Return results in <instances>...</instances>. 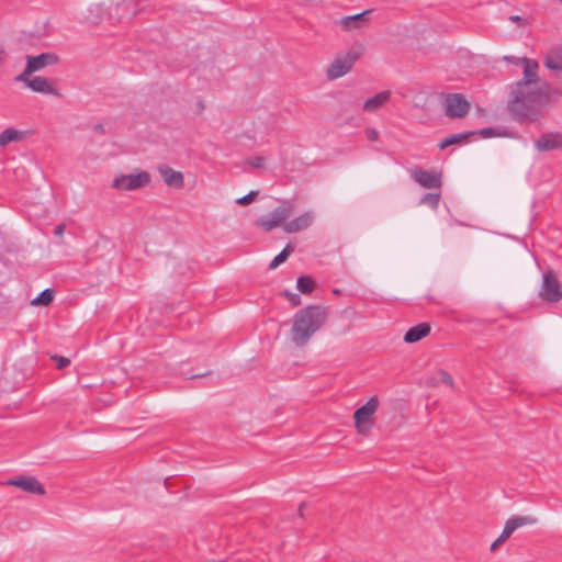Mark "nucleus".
Masks as SVG:
<instances>
[{
  "label": "nucleus",
  "mask_w": 562,
  "mask_h": 562,
  "mask_svg": "<svg viewBox=\"0 0 562 562\" xmlns=\"http://www.w3.org/2000/svg\"><path fill=\"white\" fill-rule=\"evenodd\" d=\"M8 485H12L15 487H19L27 493L36 494V495H44L45 490L44 486L37 481L35 477L31 476H18L15 479H12L8 481Z\"/></svg>",
  "instance_id": "obj_14"
},
{
  "label": "nucleus",
  "mask_w": 562,
  "mask_h": 562,
  "mask_svg": "<svg viewBox=\"0 0 562 562\" xmlns=\"http://www.w3.org/2000/svg\"><path fill=\"white\" fill-rule=\"evenodd\" d=\"M297 290L303 294H310L315 288V281L311 277H300L296 281Z\"/></svg>",
  "instance_id": "obj_25"
},
{
  "label": "nucleus",
  "mask_w": 562,
  "mask_h": 562,
  "mask_svg": "<svg viewBox=\"0 0 562 562\" xmlns=\"http://www.w3.org/2000/svg\"><path fill=\"white\" fill-rule=\"evenodd\" d=\"M501 538L498 537L492 544H491V548L490 550L492 552H495L499 546H502L504 542H499Z\"/></svg>",
  "instance_id": "obj_37"
},
{
  "label": "nucleus",
  "mask_w": 562,
  "mask_h": 562,
  "mask_svg": "<svg viewBox=\"0 0 562 562\" xmlns=\"http://www.w3.org/2000/svg\"><path fill=\"white\" fill-rule=\"evenodd\" d=\"M391 98V92L389 90L382 91L373 95L372 98H369L363 103V110L366 112H375L379 109H381L386 102H389Z\"/></svg>",
  "instance_id": "obj_21"
},
{
  "label": "nucleus",
  "mask_w": 562,
  "mask_h": 562,
  "mask_svg": "<svg viewBox=\"0 0 562 562\" xmlns=\"http://www.w3.org/2000/svg\"><path fill=\"white\" fill-rule=\"evenodd\" d=\"M359 55L356 52H348L344 56L337 57L327 70L329 79H337L350 71Z\"/></svg>",
  "instance_id": "obj_10"
},
{
  "label": "nucleus",
  "mask_w": 562,
  "mask_h": 562,
  "mask_svg": "<svg viewBox=\"0 0 562 562\" xmlns=\"http://www.w3.org/2000/svg\"><path fill=\"white\" fill-rule=\"evenodd\" d=\"M313 220H314L313 213L305 212V213L301 214L300 216H297L296 218H294L293 221L285 223L283 225V229L288 234L297 233V232L304 231L307 227H310L311 224L313 223Z\"/></svg>",
  "instance_id": "obj_17"
},
{
  "label": "nucleus",
  "mask_w": 562,
  "mask_h": 562,
  "mask_svg": "<svg viewBox=\"0 0 562 562\" xmlns=\"http://www.w3.org/2000/svg\"><path fill=\"white\" fill-rule=\"evenodd\" d=\"M303 504L300 505V513L302 514Z\"/></svg>",
  "instance_id": "obj_41"
},
{
  "label": "nucleus",
  "mask_w": 562,
  "mask_h": 562,
  "mask_svg": "<svg viewBox=\"0 0 562 562\" xmlns=\"http://www.w3.org/2000/svg\"><path fill=\"white\" fill-rule=\"evenodd\" d=\"M284 295L286 296V299L289 300L290 304L293 307L301 305L302 302H301V297L299 294L285 292Z\"/></svg>",
  "instance_id": "obj_30"
},
{
  "label": "nucleus",
  "mask_w": 562,
  "mask_h": 562,
  "mask_svg": "<svg viewBox=\"0 0 562 562\" xmlns=\"http://www.w3.org/2000/svg\"><path fill=\"white\" fill-rule=\"evenodd\" d=\"M509 20H510L512 22H515V23H520V22H522V19H521L519 15H512V16L509 18Z\"/></svg>",
  "instance_id": "obj_39"
},
{
  "label": "nucleus",
  "mask_w": 562,
  "mask_h": 562,
  "mask_svg": "<svg viewBox=\"0 0 562 562\" xmlns=\"http://www.w3.org/2000/svg\"><path fill=\"white\" fill-rule=\"evenodd\" d=\"M327 321V310L319 305H310L294 314L291 339L297 347L305 346L312 336L318 331Z\"/></svg>",
  "instance_id": "obj_2"
},
{
  "label": "nucleus",
  "mask_w": 562,
  "mask_h": 562,
  "mask_svg": "<svg viewBox=\"0 0 562 562\" xmlns=\"http://www.w3.org/2000/svg\"><path fill=\"white\" fill-rule=\"evenodd\" d=\"M159 175L168 187L182 189L184 186V177L180 171H176L167 165H160L157 168Z\"/></svg>",
  "instance_id": "obj_16"
},
{
  "label": "nucleus",
  "mask_w": 562,
  "mask_h": 562,
  "mask_svg": "<svg viewBox=\"0 0 562 562\" xmlns=\"http://www.w3.org/2000/svg\"><path fill=\"white\" fill-rule=\"evenodd\" d=\"M371 13L370 10H366L362 13L345 16L339 20V24L346 31H352L363 27L368 23V15Z\"/></svg>",
  "instance_id": "obj_18"
},
{
  "label": "nucleus",
  "mask_w": 562,
  "mask_h": 562,
  "mask_svg": "<svg viewBox=\"0 0 562 562\" xmlns=\"http://www.w3.org/2000/svg\"><path fill=\"white\" fill-rule=\"evenodd\" d=\"M251 164L255 167H261L263 165V158L262 157H257Z\"/></svg>",
  "instance_id": "obj_38"
},
{
  "label": "nucleus",
  "mask_w": 562,
  "mask_h": 562,
  "mask_svg": "<svg viewBox=\"0 0 562 562\" xmlns=\"http://www.w3.org/2000/svg\"><path fill=\"white\" fill-rule=\"evenodd\" d=\"M7 57L8 55L5 49L2 46H0V66H2L5 63Z\"/></svg>",
  "instance_id": "obj_36"
},
{
  "label": "nucleus",
  "mask_w": 562,
  "mask_h": 562,
  "mask_svg": "<svg viewBox=\"0 0 562 562\" xmlns=\"http://www.w3.org/2000/svg\"><path fill=\"white\" fill-rule=\"evenodd\" d=\"M473 134H475V132H464V133H460V134L450 135V136L446 137L445 139H442L438 144V147L440 149H446L452 145L462 144Z\"/></svg>",
  "instance_id": "obj_23"
},
{
  "label": "nucleus",
  "mask_w": 562,
  "mask_h": 562,
  "mask_svg": "<svg viewBox=\"0 0 562 562\" xmlns=\"http://www.w3.org/2000/svg\"><path fill=\"white\" fill-rule=\"evenodd\" d=\"M437 376H438L439 382L448 385L449 387H453L454 386L453 378L446 370H441V369L438 370L437 371Z\"/></svg>",
  "instance_id": "obj_28"
},
{
  "label": "nucleus",
  "mask_w": 562,
  "mask_h": 562,
  "mask_svg": "<svg viewBox=\"0 0 562 562\" xmlns=\"http://www.w3.org/2000/svg\"><path fill=\"white\" fill-rule=\"evenodd\" d=\"M293 213V205L283 203L281 206L273 210L270 214L259 217L257 224L267 232L284 224L285 221Z\"/></svg>",
  "instance_id": "obj_8"
},
{
  "label": "nucleus",
  "mask_w": 562,
  "mask_h": 562,
  "mask_svg": "<svg viewBox=\"0 0 562 562\" xmlns=\"http://www.w3.org/2000/svg\"><path fill=\"white\" fill-rule=\"evenodd\" d=\"M544 66L552 71L562 72V45L552 47L544 57Z\"/></svg>",
  "instance_id": "obj_20"
},
{
  "label": "nucleus",
  "mask_w": 562,
  "mask_h": 562,
  "mask_svg": "<svg viewBox=\"0 0 562 562\" xmlns=\"http://www.w3.org/2000/svg\"><path fill=\"white\" fill-rule=\"evenodd\" d=\"M364 134L370 142H376L379 139V132L375 128L368 127L364 130Z\"/></svg>",
  "instance_id": "obj_31"
},
{
  "label": "nucleus",
  "mask_w": 562,
  "mask_h": 562,
  "mask_svg": "<svg viewBox=\"0 0 562 562\" xmlns=\"http://www.w3.org/2000/svg\"><path fill=\"white\" fill-rule=\"evenodd\" d=\"M412 178L423 188L426 189H435L440 188L441 186V177L440 175L423 170V169H416L412 172Z\"/></svg>",
  "instance_id": "obj_15"
},
{
  "label": "nucleus",
  "mask_w": 562,
  "mask_h": 562,
  "mask_svg": "<svg viewBox=\"0 0 562 562\" xmlns=\"http://www.w3.org/2000/svg\"><path fill=\"white\" fill-rule=\"evenodd\" d=\"M540 296L543 301L555 303L562 299V290L557 276L552 271L543 274Z\"/></svg>",
  "instance_id": "obj_9"
},
{
  "label": "nucleus",
  "mask_w": 562,
  "mask_h": 562,
  "mask_svg": "<svg viewBox=\"0 0 562 562\" xmlns=\"http://www.w3.org/2000/svg\"><path fill=\"white\" fill-rule=\"evenodd\" d=\"M257 195H258V191H250L245 196L237 199L236 203L239 205H248L256 200Z\"/></svg>",
  "instance_id": "obj_29"
},
{
  "label": "nucleus",
  "mask_w": 562,
  "mask_h": 562,
  "mask_svg": "<svg viewBox=\"0 0 562 562\" xmlns=\"http://www.w3.org/2000/svg\"><path fill=\"white\" fill-rule=\"evenodd\" d=\"M560 2L562 3V0H560Z\"/></svg>",
  "instance_id": "obj_42"
},
{
  "label": "nucleus",
  "mask_w": 562,
  "mask_h": 562,
  "mask_svg": "<svg viewBox=\"0 0 562 562\" xmlns=\"http://www.w3.org/2000/svg\"><path fill=\"white\" fill-rule=\"evenodd\" d=\"M59 58L54 53H43L37 56H26V66L24 70L18 75L14 80H24L26 76L40 71L47 66H53L58 63Z\"/></svg>",
  "instance_id": "obj_7"
},
{
  "label": "nucleus",
  "mask_w": 562,
  "mask_h": 562,
  "mask_svg": "<svg viewBox=\"0 0 562 562\" xmlns=\"http://www.w3.org/2000/svg\"><path fill=\"white\" fill-rule=\"evenodd\" d=\"M479 134L485 138L495 135L494 130L492 127L483 128L479 132Z\"/></svg>",
  "instance_id": "obj_33"
},
{
  "label": "nucleus",
  "mask_w": 562,
  "mask_h": 562,
  "mask_svg": "<svg viewBox=\"0 0 562 562\" xmlns=\"http://www.w3.org/2000/svg\"><path fill=\"white\" fill-rule=\"evenodd\" d=\"M18 82H23L26 87H29L32 91L37 93H44V94H53V95H59V92L56 90V88L52 85L49 79L46 77H31L26 76L24 80H16Z\"/></svg>",
  "instance_id": "obj_12"
},
{
  "label": "nucleus",
  "mask_w": 562,
  "mask_h": 562,
  "mask_svg": "<svg viewBox=\"0 0 562 562\" xmlns=\"http://www.w3.org/2000/svg\"><path fill=\"white\" fill-rule=\"evenodd\" d=\"M537 518L533 516H512L505 522L504 529L499 535V542H505L513 532L524 526H532L537 524Z\"/></svg>",
  "instance_id": "obj_11"
},
{
  "label": "nucleus",
  "mask_w": 562,
  "mask_h": 562,
  "mask_svg": "<svg viewBox=\"0 0 562 562\" xmlns=\"http://www.w3.org/2000/svg\"><path fill=\"white\" fill-rule=\"evenodd\" d=\"M535 148L541 153L562 149V133L549 132L541 134L535 140Z\"/></svg>",
  "instance_id": "obj_13"
},
{
  "label": "nucleus",
  "mask_w": 562,
  "mask_h": 562,
  "mask_svg": "<svg viewBox=\"0 0 562 562\" xmlns=\"http://www.w3.org/2000/svg\"><path fill=\"white\" fill-rule=\"evenodd\" d=\"M293 250L294 247L292 245H286L284 249L273 258V260L269 265V268L276 269L279 265L284 262L289 258Z\"/></svg>",
  "instance_id": "obj_26"
},
{
  "label": "nucleus",
  "mask_w": 562,
  "mask_h": 562,
  "mask_svg": "<svg viewBox=\"0 0 562 562\" xmlns=\"http://www.w3.org/2000/svg\"><path fill=\"white\" fill-rule=\"evenodd\" d=\"M25 132L8 127L0 133V147L7 146L9 143L19 142L23 139Z\"/></svg>",
  "instance_id": "obj_22"
},
{
  "label": "nucleus",
  "mask_w": 562,
  "mask_h": 562,
  "mask_svg": "<svg viewBox=\"0 0 562 562\" xmlns=\"http://www.w3.org/2000/svg\"><path fill=\"white\" fill-rule=\"evenodd\" d=\"M128 4H130L128 2H123V3H121L119 7L127 8V7H128Z\"/></svg>",
  "instance_id": "obj_40"
},
{
  "label": "nucleus",
  "mask_w": 562,
  "mask_h": 562,
  "mask_svg": "<svg viewBox=\"0 0 562 562\" xmlns=\"http://www.w3.org/2000/svg\"><path fill=\"white\" fill-rule=\"evenodd\" d=\"M438 383H439V380H438L437 374L435 376L428 378L426 380V385L429 387H436V386H438Z\"/></svg>",
  "instance_id": "obj_34"
},
{
  "label": "nucleus",
  "mask_w": 562,
  "mask_h": 562,
  "mask_svg": "<svg viewBox=\"0 0 562 562\" xmlns=\"http://www.w3.org/2000/svg\"><path fill=\"white\" fill-rule=\"evenodd\" d=\"M54 300V291L52 289L44 290L37 297L33 299V306H48Z\"/></svg>",
  "instance_id": "obj_24"
},
{
  "label": "nucleus",
  "mask_w": 562,
  "mask_h": 562,
  "mask_svg": "<svg viewBox=\"0 0 562 562\" xmlns=\"http://www.w3.org/2000/svg\"><path fill=\"white\" fill-rule=\"evenodd\" d=\"M65 229H66V225L65 224H59V225H57L55 227L54 233H55L56 236L63 237Z\"/></svg>",
  "instance_id": "obj_35"
},
{
  "label": "nucleus",
  "mask_w": 562,
  "mask_h": 562,
  "mask_svg": "<svg viewBox=\"0 0 562 562\" xmlns=\"http://www.w3.org/2000/svg\"><path fill=\"white\" fill-rule=\"evenodd\" d=\"M429 333H430V325L428 323H419L418 325L411 327L406 331V334L404 336V341L407 344L417 342V341L422 340L423 338H425L426 336H428Z\"/></svg>",
  "instance_id": "obj_19"
},
{
  "label": "nucleus",
  "mask_w": 562,
  "mask_h": 562,
  "mask_svg": "<svg viewBox=\"0 0 562 562\" xmlns=\"http://www.w3.org/2000/svg\"><path fill=\"white\" fill-rule=\"evenodd\" d=\"M150 183V176L147 171L137 173L120 175L112 181L111 188L119 191H134L142 189Z\"/></svg>",
  "instance_id": "obj_5"
},
{
  "label": "nucleus",
  "mask_w": 562,
  "mask_h": 562,
  "mask_svg": "<svg viewBox=\"0 0 562 562\" xmlns=\"http://www.w3.org/2000/svg\"><path fill=\"white\" fill-rule=\"evenodd\" d=\"M561 95V88H510L507 111L520 124L536 123L546 108Z\"/></svg>",
  "instance_id": "obj_1"
},
{
  "label": "nucleus",
  "mask_w": 562,
  "mask_h": 562,
  "mask_svg": "<svg viewBox=\"0 0 562 562\" xmlns=\"http://www.w3.org/2000/svg\"><path fill=\"white\" fill-rule=\"evenodd\" d=\"M53 359L56 361L58 369H64L70 364V360L65 357L54 356Z\"/></svg>",
  "instance_id": "obj_32"
},
{
  "label": "nucleus",
  "mask_w": 562,
  "mask_h": 562,
  "mask_svg": "<svg viewBox=\"0 0 562 562\" xmlns=\"http://www.w3.org/2000/svg\"><path fill=\"white\" fill-rule=\"evenodd\" d=\"M470 108V102L461 93H448L443 98L445 114L450 119H462L467 116Z\"/></svg>",
  "instance_id": "obj_6"
},
{
  "label": "nucleus",
  "mask_w": 562,
  "mask_h": 562,
  "mask_svg": "<svg viewBox=\"0 0 562 562\" xmlns=\"http://www.w3.org/2000/svg\"><path fill=\"white\" fill-rule=\"evenodd\" d=\"M440 201L439 193H427L420 200V204L429 205L431 209H437Z\"/></svg>",
  "instance_id": "obj_27"
},
{
  "label": "nucleus",
  "mask_w": 562,
  "mask_h": 562,
  "mask_svg": "<svg viewBox=\"0 0 562 562\" xmlns=\"http://www.w3.org/2000/svg\"><path fill=\"white\" fill-rule=\"evenodd\" d=\"M378 396H372L364 405L356 409L353 413L355 427L361 436H367L374 425V414L379 408Z\"/></svg>",
  "instance_id": "obj_3"
},
{
  "label": "nucleus",
  "mask_w": 562,
  "mask_h": 562,
  "mask_svg": "<svg viewBox=\"0 0 562 562\" xmlns=\"http://www.w3.org/2000/svg\"><path fill=\"white\" fill-rule=\"evenodd\" d=\"M504 59L508 63L521 65L524 67V77L521 80L515 82L510 88H538L536 83L539 80L538 70L539 64L535 59L527 57L517 58L514 56H505Z\"/></svg>",
  "instance_id": "obj_4"
}]
</instances>
